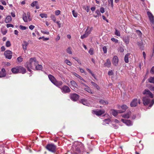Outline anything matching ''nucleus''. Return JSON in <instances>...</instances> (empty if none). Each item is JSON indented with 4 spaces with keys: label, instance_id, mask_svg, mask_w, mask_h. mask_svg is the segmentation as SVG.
<instances>
[{
    "label": "nucleus",
    "instance_id": "obj_58",
    "mask_svg": "<svg viewBox=\"0 0 154 154\" xmlns=\"http://www.w3.org/2000/svg\"><path fill=\"white\" fill-rule=\"evenodd\" d=\"M113 74V72L112 70H111L109 71L108 72V74L109 75H112Z\"/></svg>",
    "mask_w": 154,
    "mask_h": 154
},
{
    "label": "nucleus",
    "instance_id": "obj_22",
    "mask_svg": "<svg viewBox=\"0 0 154 154\" xmlns=\"http://www.w3.org/2000/svg\"><path fill=\"white\" fill-rule=\"evenodd\" d=\"M11 71L14 74H17L18 73V67H16L11 69Z\"/></svg>",
    "mask_w": 154,
    "mask_h": 154
},
{
    "label": "nucleus",
    "instance_id": "obj_45",
    "mask_svg": "<svg viewBox=\"0 0 154 154\" xmlns=\"http://www.w3.org/2000/svg\"><path fill=\"white\" fill-rule=\"evenodd\" d=\"M17 60L19 62H21L23 60V58L21 56H20L17 58Z\"/></svg>",
    "mask_w": 154,
    "mask_h": 154
},
{
    "label": "nucleus",
    "instance_id": "obj_47",
    "mask_svg": "<svg viewBox=\"0 0 154 154\" xmlns=\"http://www.w3.org/2000/svg\"><path fill=\"white\" fill-rule=\"evenodd\" d=\"M65 62L69 66H71L72 65L71 62L68 60H65Z\"/></svg>",
    "mask_w": 154,
    "mask_h": 154
},
{
    "label": "nucleus",
    "instance_id": "obj_43",
    "mask_svg": "<svg viewBox=\"0 0 154 154\" xmlns=\"http://www.w3.org/2000/svg\"><path fill=\"white\" fill-rule=\"evenodd\" d=\"M50 17L52 19V20L54 21V22H56V18L54 15L53 14L51 15L50 16Z\"/></svg>",
    "mask_w": 154,
    "mask_h": 154
},
{
    "label": "nucleus",
    "instance_id": "obj_15",
    "mask_svg": "<svg viewBox=\"0 0 154 154\" xmlns=\"http://www.w3.org/2000/svg\"><path fill=\"white\" fill-rule=\"evenodd\" d=\"M18 67V73H21L23 74H24L26 72V70L24 68L20 66Z\"/></svg>",
    "mask_w": 154,
    "mask_h": 154
},
{
    "label": "nucleus",
    "instance_id": "obj_19",
    "mask_svg": "<svg viewBox=\"0 0 154 154\" xmlns=\"http://www.w3.org/2000/svg\"><path fill=\"white\" fill-rule=\"evenodd\" d=\"M53 84L56 86L59 87L63 84V82L61 81H58L57 80L53 83Z\"/></svg>",
    "mask_w": 154,
    "mask_h": 154
},
{
    "label": "nucleus",
    "instance_id": "obj_25",
    "mask_svg": "<svg viewBox=\"0 0 154 154\" xmlns=\"http://www.w3.org/2000/svg\"><path fill=\"white\" fill-rule=\"evenodd\" d=\"M131 112H129L126 114L123 115L122 116L123 118L126 119H128L130 118V116L131 115Z\"/></svg>",
    "mask_w": 154,
    "mask_h": 154
},
{
    "label": "nucleus",
    "instance_id": "obj_48",
    "mask_svg": "<svg viewBox=\"0 0 154 154\" xmlns=\"http://www.w3.org/2000/svg\"><path fill=\"white\" fill-rule=\"evenodd\" d=\"M6 46L8 47H9L11 46V43L9 41H8L6 42Z\"/></svg>",
    "mask_w": 154,
    "mask_h": 154
},
{
    "label": "nucleus",
    "instance_id": "obj_20",
    "mask_svg": "<svg viewBox=\"0 0 154 154\" xmlns=\"http://www.w3.org/2000/svg\"><path fill=\"white\" fill-rule=\"evenodd\" d=\"M93 29V27H88L86 29L85 32L88 35L90 34L91 33V32Z\"/></svg>",
    "mask_w": 154,
    "mask_h": 154
},
{
    "label": "nucleus",
    "instance_id": "obj_56",
    "mask_svg": "<svg viewBox=\"0 0 154 154\" xmlns=\"http://www.w3.org/2000/svg\"><path fill=\"white\" fill-rule=\"evenodd\" d=\"M55 23H56L58 25L59 28H60L61 27V23H60V21H56Z\"/></svg>",
    "mask_w": 154,
    "mask_h": 154
},
{
    "label": "nucleus",
    "instance_id": "obj_52",
    "mask_svg": "<svg viewBox=\"0 0 154 154\" xmlns=\"http://www.w3.org/2000/svg\"><path fill=\"white\" fill-rule=\"evenodd\" d=\"M111 40L112 41L114 42L115 43H118V42L119 41L118 40L114 38H111Z\"/></svg>",
    "mask_w": 154,
    "mask_h": 154
},
{
    "label": "nucleus",
    "instance_id": "obj_61",
    "mask_svg": "<svg viewBox=\"0 0 154 154\" xmlns=\"http://www.w3.org/2000/svg\"><path fill=\"white\" fill-rule=\"evenodd\" d=\"M154 103V100L152 99V100L151 102H150V103L149 104V106L150 107H151L152 106V105H153Z\"/></svg>",
    "mask_w": 154,
    "mask_h": 154
},
{
    "label": "nucleus",
    "instance_id": "obj_28",
    "mask_svg": "<svg viewBox=\"0 0 154 154\" xmlns=\"http://www.w3.org/2000/svg\"><path fill=\"white\" fill-rule=\"evenodd\" d=\"M73 74L76 77L79 78L81 80L83 81V82H86V81L85 80H84L81 76H80L78 74H77L76 73H74Z\"/></svg>",
    "mask_w": 154,
    "mask_h": 154
},
{
    "label": "nucleus",
    "instance_id": "obj_6",
    "mask_svg": "<svg viewBox=\"0 0 154 154\" xmlns=\"http://www.w3.org/2000/svg\"><path fill=\"white\" fill-rule=\"evenodd\" d=\"M105 112L104 110H93L92 113L97 116H99L104 114Z\"/></svg>",
    "mask_w": 154,
    "mask_h": 154
},
{
    "label": "nucleus",
    "instance_id": "obj_11",
    "mask_svg": "<svg viewBox=\"0 0 154 154\" xmlns=\"http://www.w3.org/2000/svg\"><path fill=\"white\" fill-rule=\"evenodd\" d=\"M111 112L112 115L116 116H117L118 113H121L123 112V111L120 110H116L114 109H112L111 110Z\"/></svg>",
    "mask_w": 154,
    "mask_h": 154
},
{
    "label": "nucleus",
    "instance_id": "obj_36",
    "mask_svg": "<svg viewBox=\"0 0 154 154\" xmlns=\"http://www.w3.org/2000/svg\"><path fill=\"white\" fill-rule=\"evenodd\" d=\"M89 35H88L85 32V33L83 34V35H82L81 36V38L82 39H83L85 38H86L88 37V36Z\"/></svg>",
    "mask_w": 154,
    "mask_h": 154
},
{
    "label": "nucleus",
    "instance_id": "obj_2",
    "mask_svg": "<svg viewBox=\"0 0 154 154\" xmlns=\"http://www.w3.org/2000/svg\"><path fill=\"white\" fill-rule=\"evenodd\" d=\"M46 148L49 151L54 152L56 151V147L54 144H50L46 146Z\"/></svg>",
    "mask_w": 154,
    "mask_h": 154
},
{
    "label": "nucleus",
    "instance_id": "obj_29",
    "mask_svg": "<svg viewBox=\"0 0 154 154\" xmlns=\"http://www.w3.org/2000/svg\"><path fill=\"white\" fill-rule=\"evenodd\" d=\"M100 103L103 105H106L108 104V102L106 100H101L99 101Z\"/></svg>",
    "mask_w": 154,
    "mask_h": 154
},
{
    "label": "nucleus",
    "instance_id": "obj_8",
    "mask_svg": "<svg viewBox=\"0 0 154 154\" xmlns=\"http://www.w3.org/2000/svg\"><path fill=\"white\" fill-rule=\"evenodd\" d=\"M71 99L73 101H76L79 99V96L76 94H70Z\"/></svg>",
    "mask_w": 154,
    "mask_h": 154
},
{
    "label": "nucleus",
    "instance_id": "obj_49",
    "mask_svg": "<svg viewBox=\"0 0 154 154\" xmlns=\"http://www.w3.org/2000/svg\"><path fill=\"white\" fill-rule=\"evenodd\" d=\"M37 3V1H34L31 4V5L32 7H34L36 5Z\"/></svg>",
    "mask_w": 154,
    "mask_h": 154
},
{
    "label": "nucleus",
    "instance_id": "obj_16",
    "mask_svg": "<svg viewBox=\"0 0 154 154\" xmlns=\"http://www.w3.org/2000/svg\"><path fill=\"white\" fill-rule=\"evenodd\" d=\"M49 79L50 81L53 84L56 80L55 77L51 75H49L48 76Z\"/></svg>",
    "mask_w": 154,
    "mask_h": 154
},
{
    "label": "nucleus",
    "instance_id": "obj_5",
    "mask_svg": "<svg viewBox=\"0 0 154 154\" xmlns=\"http://www.w3.org/2000/svg\"><path fill=\"white\" fill-rule=\"evenodd\" d=\"M60 89L62 92L63 93H69L70 92V89L66 85L63 86Z\"/></svg>",
    "mask_w": 154,
    "mask_h": 154
},
{
    "label": "nucleus",
    "instance_id": "obj_35",
    "mask_svg": "<svg viewBox=\"0 0 154 154\" xmlns=\"http://www.w3.org/2000/svg\"><path fill=\"white\" fill-rule=\"evenodd\" d=\"M110 120L109 119H105L103 121V124L105 125L106 124H109L110 122Z\"/></svg>",
    "mask_w": 154,
    "mask_h": 154
},
{
    "label": "nucleus",
    "instance_id": "obj_60",
    "mask_svg": "<svg viewBox=\"0 0 154 154\" xmlns=\"http://www.w3.org/2000/svg\"><path fill=\"white\" fill-rule=\"evenodd\" d=\"M109 3L110 2L111 7L112 8L113 6V0H108Z\"/></svg>",
    "mask_w": 154,
    "mask_h": 154
},
{
    "label": "nucleus",
    "instance_id": "obj_3",
    "mask_svg": "<svg viewBox=\"0 0 154 154\" xmlns=\"http://www.w3.org/2000/svg\"><path fill=\"white\" fill-rule=\"evenodd\" d=\"M4 55L6 58L10 59L12 56V52L10 50H7L4 52Z\"/></svg>",
    "mask_w": 154,
    "mask_h": 154
},
{
    "label": "nucleus",
    "instance_id": "obj_34",
    "mask_svg": "<svg viewBox=\"0 0 154 154\" xmlns=\"http://www.w3.org/2000/svg\"><path fill=\"white\" fill-rule=\"evenodd\" d=\"M84 89L89 93H92L91 90L88 86L84 88Z\"/></svg>",
    "mask_w": 154,
    "mask_h": 154
},
{
    "label": "nucleus",
    "instance_id": "obj_14",
    "mask_svg": "<svg viewBox=\"0 0 154 154\" xmlns=\"http://www.w3.org/2000/svg\"><path fill=\"white\" fill-rule=\"evenodd\" d=\"M5 70L4 68L2 69L0 71V78L4 77L6 76Z\"/></svg>",
    "mask_w": 154,
    "mask_h": 154
},
{
    "label": "nucleus",
    "instance_id": "obj_39",
    "mask_svg": "<svg viewBox=\"0 0 154 154\" xmlns=\"http://www.w3.org/2000/svg\"><path fill=\"white\" fill-rule=\"evenodd\" d=\"M148 87L151 91H154V86L152 85H149Z\"/></svg>",
    "mask_w": 154,
    "mask_h": 154
},
{
    "label": "nucleus",
    "instance_id": "obj_54",
    "mask_svg": "<svg viewBox=\"0 0 154 154\" xmlns=\"http://www.w3.org/2000/svg\"><path fill=\"white\" fill-rule=\"evenodd\" d=\"M103 50L104 54H106L107 52V48L106 46H103Z\"/></svg>",
    "mask_w": 154,
    "mask_h": 154
},
{
    "label": "nucleus",
    "instance_id": "obj_42",
    "mask_svg": "<svg viewBox=\"0 0 154 154\" xmlns=\"http://www.w3.org/2000/svg\"><path fill=\"white\" fill-rule=\"evenodd\" d=\"M40 16L42 18H47V14H40Z\"/></svg>",
    "mask_w": 154,
    "mask_h": 154
},
{
    "label": "nucleus",
    "instance_id": "obj_37",
    "mask_svg": "<svg viewBox=\"0 0 154 154\" xmlns=\"http://www.w3.org/2000/svg\"><path fill=\"white\" fill-rule=\"evenodd\" d=\"M122 109L123 110V111H123V112H124L128 108V107L126 105H123L121 106Z\"/></svg>",
    "mask_w": 154,
    "mask_h": 154
},
{
    "label": "nucleus",
    "instance_id": "obj_21",
    "mask_svg": "<svg viewBox=\"0 0 154 154\" xmlns=\"http://www.w3.org/2000/svg\"><path fill=\"white\" fill-rule=\"evenodd\" d=\"M12 20V18L10 16H7L5 20V22L6 23H10Z\"/></svg>",
    "mask_w": 154,
    "mask_h": 154
},
{
    "label": "nucleus",
    "instance_id": "obj_23",
    "mask_svg": "<svg viewBox=\"0 0 154 154\" xmlns=\"http://www.w3.org/2000/svg\"><path fill=\"white\" fill-rule=\"evenodd\" d=\"M28 45V43L24 41L22 45V47L23 50L24 51H26L27 49V47Z\"/></svg>",
    "mask_w": 154,
    "mask_h": 154
},
{
    "label": "nucleus",
    "instance_id": "obj_1",
    "mask_svg": "<svg viewBox=\"0 0 154 154\" xmlns=\"http://www.w3.org/2000/svg\"><path fill=\"white\" fill-rule=\"evenodd\" d=\"M38 64V61L35 58H30L29 61L27 62L26 66L27 68L29 71L31 72V70L35 69V66Z\"/></svg>",
    "mask_w": 154,
    "mask_h": 154
},
{
    "label": "nucleus",
    "instance_id": "obj_9",
    "mask_svg": "<svg viewBox=\"0 0 154 154\" xmlns=\"http://www.w3.org/2000/svg\"><path fill=\"white\" fill-rule=\"evenodd\" d=\"M147 15L149 18V20L151 23H152V24H154V17L152 15L151 13L150 12L148 11Z\"/></svg>",
    "mask_w": 154,
    "mask_h": 154
},
{
    "label": "nucleus",
    "instance_id": "obj_27",
    "mask_svg": "<svg viewBox=\"0 0 154 154\" xmlns=\"http://www.w3.org/2000/svg\"><path fill=\"white\" fill-rule=\"evenodd\" d=\"M130 55V54L129 53H128L125 56V61L126 63L128 62V57Z\"/></svg>",
    "mask_w": 154,
    "mask_h": 154
},
{
    "label": "nucleus",
    "instance_id": "obj_64",
    "mask_svg": "<svg viewBox=\"0 0 154 154\" xmlns=\"http://www.w3.org/2000/svg\"><path fill=\"white\" fill-rule=\"evenodd\" d=\"M150 72L154 74V66L150 70Z\"/></svg>",
    "mask_w": 154,
    "mask_h": 154
},
{
    "label": "nucleus",
    "instance_id": "obj_50",
    "mask_svg": "<svg viewBox=\"0 0 154 154\" xmlns=\"http://www.w3.org/2000/svg\"><path fill=\"white\" fill-rule=\"evenodd\" d=\"M72 13L74 17H76L77 16L78 14L75 11H72Z\"/></svg>",
    "mask_w": 154,
    "mask_h": 154
},
{
    "label": "nucleus",
    "instance_id": "obj_59",
    "mask_svg": "<svg viewBox=\"0 0 154 154\" xmlns=\"http://www.w3.org/2000/svg\"><path fill=\"white\" fill-rule=\"evenodd\" d=\"M100 12L102 13H103L104 12V9L103 7H101L100 9Z\"/></svg>",
    "mask_w": 154,
    "mask_h": 154
},
{
    "label": "nucleus",
    "instance_id": "obj_18",
    "mask_svg": "<svg viewBox=\"0 0 154 154\" xmlns=\"http://www.w3.org/2000/svg\"><path fill=\"white\" fill-rule=\"evenodd\" d=\"M111 63L110 60L109 59L106 60V62L104 63V66L108 68H109L111 66Z\"/></svg>",
    "mask_w": 154,
    "mask_h": 154
},
{
    "label": "nucleus",
    "instance_id": "obj_17",
    "mask_svg": "<svg viewBox=\"0 0 154 154\" xmlns=\"http://www.w3.org/2000/svg\"><path fill=\"white\" fill-rule=\"evenodd\" d=\"M70 83L72 86V88L73 90L75 89V88H77V85L75 81L73 80L71 81H70Z\"/></svg>",
    "mask_w": 154,
    "mask_h": 154
},
{
    "label": "nucleus",
    "instance_id": "obj_63",
    "mask_svg": "<svg viewBox=\"0 0 154 154\" xmlns=\"http://www.w3.org/2000/svg\"><path fill=\"white\" fill-rule=\"evenodd\" d=\"M119 50L120 52H123L124 51V49L122 47H120L119 49Z\"/></svg>",
    "mask_w": 154,
    "mask_h": 154
},
{
    "label": "nucleus",
    "instance_id": "obj_44",
    "mask_svg": "<svg viewBox=\"0 0 154 154\" xmlns=\"http://www.w3.org/2000/svg\"><path fill=\"white\" fill-rule=\"evenodd\" d=\"M115 35L118 36H119L120 35V32L119 31H118L117 29H115Z\"/></svg>",
    "mask_w": 154,
    "mask_h": 154
},
{
    "label": "nucleus",
    "instance_id": "obj_26",
    "mask_svg": "<svg viewBox=\"0 0 154 154\" xmlns=\"http://www.w3.org/2000/svg\"><path fill=\"white\" fill-rule=\"evenodd\" d=\"M42 66L41 65L38 64H38L35 66V69H36L37 70H42Z\"/></svg>",
    "mask_w": 154,
    "mask_h": 154
},
{
    "label": "nucleus",
    "instance_id": "obj_7",
    "mask_svg": "<svg viewBox=\"0 0 154 154\" xmlns=\"http://www.w3.org/2000/svg\"><path fill=\"white\" fill-rule=\"evenodd\" d=\"M150 100L148 97L146 96L143 97V101L144 105H148L150 103Z\"/></svg>",
    "mask_w": 154,
    "mask_h": 154
},
{
    "label": "nucleus",
    "instance_id": "obj_53",
    "mask_svg": "<svg viewBox=\"0 0 154 154\" xmlns=\"http://www.w3.org/2000/svg\"><path fill=\"white\" fill-rule=\"evenodd\" d=\"M41 32L44 34H46L47 35H49V32L47 31H43L41 30Z\"/></svg>",
    "mask_w": 154,
    "mask_h": 154
},
{
    "label": "nucleus",
    "instance_id": "obj_57",
    "mask_svg": "<svg viewBox=\"0 0 154 154\" xmlns=\"http://www.w3.org/2000/svg\"><path fill=\"white\" fill-rule=\"evenodd\" d=\"M6 26L7 28H9L10 27H11L12 28L14 27V25L12 24H8L6 25Z\"/></svg>",
    "mask_w": 154,
    "mask_h": 154
},
{
    "label": "nucleus",
    "instance_id": "obj_10",
    "mask_svg": "<svg viewBox=\"0 0 154 154\" xmlns=\"http://www.w3.org/2000/svg\"><path fill=\"white\" fill-rule=\"evenodd\" d=\"M118 62L119 59L118 57L116 56H114L112 60V63L113 64L114 66H117L118 65Z\"/></svg>",
    "mask_w": 154,
    "mask_h": 154
},
{
    "label": "nucleus",
    "instance_id": "obj_38",
    "mask_svg": "<svg viewBox=\"0 0 154 154\" xmlns=\"http://www.w3.org/2000/svg\"><path fill=\"white\" fill-rule=\"evenodd\" d=\"M79 82H80V83H81V86H82V88L83 89H84V88H85V87H86L87 85L85 84L84 83H82V81L81 80V81H79Z\"/></svg>",
    "mask_w": 154,
    "mask_h": 154
},
{
    "label": "nucleus",
    "instance_id": "obj_30",
    "mask_svg": "<svg viewBox=\"0 0 154 154\" xmlns=\"http://www.w3.org/2000/svg\"><path fill=\"white\" fill-rule=\"evenodd\" d=\"M23 19L24 21L25 22H27L28 21L26 15V14L24 13L23 14Z\"/></svg>",
    "mask_w": 154,
    "mask_h": 154
},
{
    "label": "nucleus",
    "instance_id": "obj_31",
    "mask_svg": "<svg viewBox=\"0 0 154 154\" xmlns=\"http://www.w3.org/2000/svg\"><path fill=\"white\" fill-rule=\"evenodd\" d=\"M148 80L149 82L154 84V76L150 77L148 79Z\"/></svg>",
    "mask_w": 154,
    "mask_h": 154
},
{
    "label": "nucleus",
    "instance_id": "obj_40",
    "mask_svg": "<svg viewBox=\"0 0 154 154\" xmlns=\"http://www.w3.org/2000/svg\"><path fill=\"white\" fill-rule=\"evenodd\" d=\"M66 52L67 53L69 54H72L71 48H68L66 49Z\"/></svg>",
    "mask_w": 154,
    "mask_h": 154
},
{
    "label": "nucleus",
    "instance_id": "obj_24",
    "mask_svg": "<svg viewBox=\"0 0 154 154\" xmlns=\"http://www.w3.org/2000/svg\"><path fill=\"white\" fill-rule=\"evenodd\" d=\"M81 103H82L83 105L88 106L89 105L88 102L87 100L85 99H82L81 100Z\"/></svg>",
    "mask_w": 154,
    "mask_h": 154
},
{
    "label": "nucleus",
    "instance_id": "obj_32",
    "mask_svg": "<svg viewBox=\"0 0 154 154\" xmlns=\"http://www.w3.org/2000/svg\"><path fill=\"white\" fill-rule=\"evenodd\" d=\"M123 41L127 44H128L129 43V39L128 37H125L123 39Z\"/></svg>",
    "mask_w": 154,
    "mask_h": 154
},
{
    "label": "nucleus",
    "instance_id": "obj_46",
    "mask_svg": "<svg viewBox=\"0 0 154 154\" xmlns=\"http://www.w3.org/2000/svg\"><path fill=\"white\" fill-rule=\"evenodd\" d=\"M27 17H28L29 20V21H31L32 19V18H31V15H30V13L29 12H28L27 13Z\"/></svg>",
    "mask_w": 154,
    "mask_h": 154
},
{
    "label": "nucleus",
    "instance_id": "obj_4",
    "mask_svg": "<svg viewBox=\"0 0 154 154\" xmlns=\"http://www.w3.org/2000/svg\"><path fill=\"white\" fill-rule=\"evenodd\" d=\"M139 103V104L140 103V99L138 100L137 98L134 99L131 102L130 105L132 107H135L136 106L137 104V102Z\"/></svg>",
    "mask_w": 154,
    "mask_h": 154
},
{
    "label": "nucleus",
    "instance_id": "obj_12",
    "mask_svg": "<svg viewBox=\"0 0 154 154\" xmlns=\"http://www.w3.org/2000/svg\"><path fill=\"white\" fill-rule=\"evenodd\" d=\"M143 93L144 95L146 94L149 95L151 98H152L153 97V94L148 90L145 89L143 91Z\"/></svg>",
    "mask_w": 154,
    "mask_h": 154
},
{
    "label": "nucleus",
    "instance_id": "obj_51",
    "mask_svg": "<svg viewBox=\"0 0 154 154\" xmlns=\"http://www.w3.org/2000/svg\"><path fill=\"white\" fill-rule=\"evenodd\" d=\"M94 49L91 48L89 51L88 52L91 55H93V54Z\"/></svg>",
    "mask_w": 154,
    "mask_h": 154
},
{
    "label": "nucleus",
    "instance_id": "obj_33",
    "mask_svg": "<svg viewBox=\"0 0 154 154\" xmlns=\"http://www.w3.org/2000/svg\"><path fill=\"white\" fill-rule=\"evenodd\" d=\"M91 83L92 84V85L95 87L97 89V90H99L100 88L99 86H98V85H97L94 82H91Z\"/></svg>",
    "mask_w": 154,
    "mask_h": 154
},
{
    "label": "nucleus",
    "instance_id": "obj_13",
    "mask_svg": "<svg viewBox=\"0 0 154 154\" xmlns=\"http://www.w3.org/2000/svg\"><path fill=\"white\" fill-rule=\"evenodd\" d=\"M122 121L123 123H125L128 126H131L132 125V123L129 120H125L122 119Z\"/></svg>",
    "mask_w": 154,
    "mask_h": 154
},
{
    "label": "nucleus",
    "instance_id": "obj_41",
    "mask_svg": "<svg viewBox=\"0 0 154 154\" xmlns=\"http://www.w3.org/2000/svg\"><path fill=\"white\" fill-rule=\"evenodd\" d=\"M95 13L97 14V15L94 16V17H97L99 15H101V14L100 13V11L98 10H97L95 11Z\"/></svg>",
    "mask_w": 154,
    "mask_h": 154
},
{
    "label": "nucleus",
    "instance_id": "obj_55",
    "mask_svg": "<svg viewBox=\"0 0 154 154\" xmlns=\"http://www.w3.org/2000/svg\"><path fill=\"white\" fill-rule=\"evenodd\" d=\"M60 11L59 10H57L55 12V14L57 16L58 15L60 14Z\"/></svg>",
    "mask_w": 154,
    "mask_h": 154
},
{
    "label": "nucleus",
    "instance_id": "obj_62",
    "mask_svg": "<svg viewBox=\"0 0 154 154\" xmlns=\"http://www.w3.org/2000/svg\"><path fill=\"white\" fill-rule=\"evenodd\" d=\"M29 29H30L32 30L35 28V26L32 25H31L29 26Z\"/></svg>",
    "mask_w": 154,
    "mask_h": 154
}]
</instances>
